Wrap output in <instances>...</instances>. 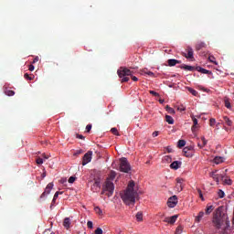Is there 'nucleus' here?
Wrapping results in <instances>:
<instances>
[{
    "instance_id": "nucleus-23",
    "label": "nucleus",
    "mask_w": 234,
    "mask_h": 234,
    "mask_svg": "<svg viewBox=\"0 0 234 234\" xmlns=\"http://www.w3.org/2000/svg\"><path fill=\"white\" fill-rule=\"evenodd\" d=\"M206 48V43L204 42H198L196 45V50H201V48Z\"/></svg>"
},
{
    "instance_id": "nucleus-49",
    "label": "nucleus",
    "mask_w": 234,
    "mask_h": 234,
    "mask_svg": "<svg viewBox=\"0 0 234 234\" xmlns=\"http://www.w3.org/2000/svg\"><path fill=\"white\" fill-rule=\"evenodd\" d=\"M127 81H129V77L123 76L122 79V83H125Z\"/></svg>"
},
{
    "instance_id": "nucleus-12",
    "label": "nucleus",
    "mask_w": 234,
    "mask_h": 234,
    "mask_svg": "<svg viewBox=\"0 0 234 234\" xmlns=\"http://www.w3.org/2000/svg\"><path fill=\"white\" fill-rule=\"evenodd\" d=\"M192 118V122L194 123V125L192 126V132L195 133L197 131V129L198 128V120L194 117V115L191 116Z\"/></svg>"
},
{
    "instance_id": "nucleus-15",
    "label": "nucleus",
    "mask_w": 234,
    "mask_h": 234,
    "mask_svg": "<svg viewBox=\"0 0 234 234\" xmlns=\"http://www.w3.org/2000/svg\"><path fill=\"white\" fill-rule=\"evenodd\" d=\"M206 145H207V140H206V137H201V143H197V147H199V149H203Z\"/></svg>"
},
{
    "instance_id": "nucleus-30",
    "label": "nucleus",
    "mask_w": 234,
    "mask_h": 234,
    "mask_svg": "<svg viewBox=\"0 0 234 234\" xmlns=\"http://www.w3.org/2000/svg\"><path fill=\"white\" fill-rule=\"evenodd\" d=\"M94 211L95 213H97V215H100V216L103 215V211L101 210V208H100V207H95Z\"/></svg>"
},
{
    "instance_id": "nucleus-14",
    "label": "nucleus",
    "mask_w": 234,
    "mask_h": 234,
    "mask_svg": "<svg viewBox=\"0 0 234 234\" xmlns=\"http://www.w3.org/2000/svg\"><path fill=\"white\" fill-rule=\"evenodd\" d=\"M181 165H182V162H180V161H174V162L170 165V168L176 170V169H178Z\"/></svg>"
},
{
    "instance_id": "nucleus-28",
    "label": "nucleus",
    "mask_w": 234,
    "mask_h": 234,
    "mask_svg": "<svg viewBox=\"0 0 234 234\" xmlns=\"http://www.w3.org/2000/svg\"><path fill=\"white\" fill-rule=\"evenodd\" d=\"M186 146V141L185 140H179L177 143V147H179V149H182V147Z\"/></svg>"
},
{
    "instance_id": "nucleus-43",
    "label": "nucleus",
    "mask_w": 234,
    "mask_h": 234,
    "mask_svg": "<svg viewBox=\"0 0 234 234\" xmlns=\"http://www.w3.org/2000/svg\"><path fill=\"white\" fill-rule=\"evenodd\" d=\"M177 111H179L180 112H184V111H186V107L184 105H179L177 106Z\"/></svg>"
},
{
    "instance_id": "nucleus-35",
    "label": "nucleus",
    "mask_w": 234,
    "mask_h": 234,
    "mask_svg": "<svg viewBox=\"0 0 234 234\" xmlns=\"http://www.w3.org/2000/svg\"><path fill=\"white\" fill-rule=\"evenodd\" d=\"M165 109L169 114H175V109L169 107L168 105L165 107Z\"/></svg>"
},
{
    "instance_id": "nucleus-22",
    "label": "nucleus",
    "mask_w": 234,
    "mask_h": 234,
    "mask_svg": "<svg viewBox=\"0 0 234 234\" xmlns=\"http://www.w3.org/2000/svg\"><path fill=\"white\" fill-rule=\"evenodd\" d=\"M92 191H98L100 189V181L96 180L91 186Z\"/></svg>"
},
{
    "instance_id": "nucleus-17",
    "label": "nucleus",
    "mask_w": 234,
    "mask_h": 234,
    "mask_svg": "<svg viewBox=\"0 0 234 234\" xmlns=\"http://www.w3.org/2000/svg\"><path fill=\"white\" fill-rule=\"evenodd\" d=\"M197 70L198 72H201V74H211V71H210V70H207V69H204V68H202V67H197Z\"/></svg>"
},
{
    "instance_id": "nucleus-53",
    "label": "nucleus",
    "mask_w": 234,
    "mask_h": 234,
    "mask_svg": "<svg viewBox=\"0 0 234 234\" xmlns=\"http://www.w3.org/2000/svg\"><path fill=\"white\" fill-rule=\"evenodd\" d=\"M176 182H177L176 185H182V184H184V179H182V178H177V179H176Z\"/></svg>"
},
{
    "instance_id": "nucleus-11",
    "label": "nucleus",
    "mask_w": 234,
    "mask_h": 234,
    "mask_svg": "<svg viewBox=\"0 0 234 234\" xmlns=\"http://www.w3.org/2000/svg\"><path fill=\"white\" fill-rule=\"evenodd\" d=\"M213 224L216 226V228L219 229L220 226H222V218L220 217L214 218Z\"/></svg>"
},
{
    "instance_id": "nucleus-36",
    "label": "nucleus",
    "mask_w": 234,
    "mask_h": 234,
    "mask_svg": "<svg viewBox=\"0 0 234 234\" xmlns=\"http://www.w3.org/2000/svg\"><path fill=\"white\" fill-rule=\"evenodd\" d=\"M188 91L191 92L193 96H198V91L193 90V88H188Z\"/></svg>"
},
{
    "instance_id": "nucleus-4",
    "label": "nucleus",
    "mask_w": 234,
    "mask_h": 234,
    "mask_svg": "<svg viewBox=\"0 0 234 234\" xmlns=\"http://www.w3.org/2000/svg\"><path fill=\"white\" fill-rule=\"evenodd\" d=\"M119 169L122 173H130L131 164H129V161H127V158L122 157V158L120 159Z\"/></svg>"
},
{
    "instance_id": "nucleus-1",
    "label": "nucleus",
    "mask_w": 234,
    "mask_h": 234,
    "mask_svg": "<svg viewBox=\"0 0 234 234\" xmlns=\"http://www.w3.org/2000/svg\"><path fill=\"white\" fill-rule=\"evenodd\" d=\"M122 202L126 206H134L138 198V191L134 190V181H130L127 188L121 195Z\"/></svg>"
},
{
    "instance_id": "nucleus-24",
    "label": "nucleus",
    "mask_w": 234,
    "mask_h": 234,
    "mask_svg": "<svg viewBox=\"0 0 234 234\" xmlns=\"http://www.w3.org/2000/svg\"><path fill=\"white\" fill-rule=\"evenodd\" d=\"M135 217L137 222H142V220H144V214L142 212H137Z\"/></svg>"
},
{
    "instance_id": "nucleus-50",
    "label": "nucleus",
    "mask_w": 234,
    "mask_h": 234,
    "mask_svg": "<svg viewBox=\"0 0 234 234\" xmlns=\"http://www.w3.org/2000/svg\"><path fill=\"white\" fill-rule=\"evenodd\" d=\"M76 138H79V140H85V136L80 133H77Z\"/></svg>"
},
{
    "instance_id": "nucleus-7",
    "label": "nucleus",
    "mask_w": 234,
    "mask_h": 234,
    "mask_svg": "<svg viewBox=\"0 0 234 234\" xmlns=\"http://www.w3.org/2000/svg\"><path fill=\"white\" fill-rule=\"evenodd\" d=\"M176 204H178V197L176 196H173L168 198V201H167L168 207H176Z\"/></svg>"
},
{
    "instance_id": "nucleus-44",
    "label": "nucleus",
    "mask_w": 234,
    "mask_h": 234,
    "mask_svg": "<svg viewBox=\"0 0 234 234\" xmlns=\"http://www.w3.org/2000/svg\"><path fill=\"white\" fill-rule=\"evenodd\" d=\"M36 163L37 164V165H41V164H43V158L37 157Z\"/></svg>"
},
{
    "instance_id": "nucleus-37",
    "label": "nucleus",
    "mask_w": 234,
    "mask_h": 234,
    "mask_svg": "<svg viewBox=\"0 0 234 234\" xmlns=\"http://www.w3.org/2000/svg\"><path fill=\"white\" fill-rule=\"evenodd\" d=\"M225 196H226V194H225L224 191H222L221 189H219V190L218 191V197L219 198H224Z\"/></svg>"
},
{
    "instance_id": "nucleus-41",
    "label": "nucleus",
    "mask_w": 234,
    "mask_h": 234,
    "mask_svg": "<svg viewBox=\"0 0 234 234\" xmlns=\"http://www.w3.org/2000/svg\"><path fill=\"white\" fill-rule=\"evenodd\" d=\"M209 62L210 63H214V65H218V63L217 61H215V57L210 56L208 57Z\"/></svg>"
},
{
    "instance_id": "nucleus-6",
    "label": "nucleus",
    "mask_w": 234,
    "mask_h": 234,
    "mask_svg": "<svg viewBox=\"0 0 234 234\" xmlns=\"http://www.w3.org/2000/svg\"><path fill=\"white\" fill-rule=\"evenodd\" d=\"M92 160V152L89 151L88 153H86L84 154V156L82 157V165H87V164H89L90 162H91Z\"/></svg>"
},
{
    "instance_id": "nucleus-42",
    "label": "nucleus",
    "mask_w": 234,
    "mask_h": 234,
    "mask_svg": "<svg viewBox=\"0 0 234 234\" xmlns=\"http://www.w3.org/2000/svg\"><path fill=\"white\" fill-rule=\"evenodd\" d=\"M215 123H217V120H215V118H211L209 120V125L210 127H213L215 125Z\"/></svg>"
},
{
    "instance_id": "nucleus-61",
    "label": "nucleus",
    "mask_w": 234,
    "mask_h": 234,
    "mask_svg": "<svg viewBox=\"0 0 234 234\" xmlns=\"http://www.w3.org/2000/svg\"><path fill=\"white\" fill-rule=\"evenodd\" d=\"M45 176H47V172H44V173L42 174V178H45Z\"/></svg>"
},
{
    "instance_id": "nucleus-55",
    "label": "nucleus",
    "mask_w": 234,
    "mask_h": 234,
    "mask_svg": "<svg viewBox=\"0 0 234 234\" xmlns=\"http://www.w3.org/2000/svg\"><path fill=\"white\" fill-rule=\"evenodd\" d=\"M158 134H159V133L158 132H154L153 133H152V136L154 137V138H156V136H158Z\"/></svg>"
},
{
    "instance_id": "nucleus-21",
    "label": "nucleus",
    "mask_w": 234,
    "mask_h": 234,
    "mask_svg": "<svg viewBox=\"0 0 234 234\" xmlns=\"http://www.w3.org/2000/svg\"><path fill=\"white\" fill-rule=\"evenodd\" d=\"M165 122H167L169 125H173V123H175V120L173 117H171V115H165Z\"/></svg>"
},
{
    "instance_id": "nucleus-13",
    "label": "nucleus",
    "mask_w": 234,
    "mask_h": 234,
    "mask_svg": "<svg viewBox=\"0 0 234 234\" xmlns=\"http://www.w3.org/2000/svg\"><path fill=\"white\" fill-rule=\"evenodd\" d=\"M183 153H184L185 156H186L187 158L193 156V152L189 147H185L183 149Z\"/></svg>"
},
{
    "instance_id": "nucleus-40",
    "label": "nucleus",
    "mask_w": 234,
    "mask_h": 234,
    "mask_svg": "<svg viewBox=\"0 0 234 234\" xmlns=\"http://www.w3.org/2000/svg\"><path fill=\"white\" fill-rule=\"evenodd\" d=\"M59 195H63V192H56L53 197V202H56V199L58 198V197H59Z\"/></svg>"
},
{
    "instance_id": "nucleus-3",
    "label": "nucleus",
    "mask_w": 234,
    "mask_h": 234,
    "mask_svg": "<svg viewBox=\"0 0 234 234\" xmlns=\"http://www.w3.org/2000/svg\"><path fill=\"white\" fill-rule=\"evenodd\" d=\"M119 78H123V76H131L133 81H138V79L135 76H133V70L127 68H120L117 71Z\"/></svg>"
},
{
    "instance_id": "nucleus-31",
    "label": "nucleus",
    "mask_w": 234,
    "mask_h": 234,
    "mask_svg": "<svg viewBox=\"0 0 234 234\" xmlns=\"http://www.w3.org/2000/svg\"><path fill=\"white\" fill-rule=\"evenodd\" d=\"M184 231V227H182L181 225H179L176 229V234H182V232Z\"/></svg>"
},
{
    "instance_id": "nucleus-26",
    "label": "nucleus",
    "mask_w": 234,
    "mask_h": 234,
    "mask_svg": "<svg viewBox=\"0 0 234 234\" xmlns=\"http://www.w3.org/2000/svg\"><path fill=\"white\" fill-rule=\"evenodd\" d=\"M215 164H222L224 162V157L217 156L214 158Z\"/></svg>"
},
{
    "instance_id": "nucleus-59",
    "label": "nucleus",
    "mask_w": 234,
    "mask_h": 234,
    "mask_svg": "<svg viewBox=\"0 0 234 234\" xmlns=\"http://www.w3.org/2000/svg\"><path fill=\"white\" fill-rule=\"evenodd\" d=\"M147 75H148V76H154V73H153V71H148V72H147Z\"/></svg>"
},
{
    "instance_id": "nucleus-33",
    "label": "nucleus",
    "mask_w": 234,
    "mask_h": 234,
    "mask_svg": "<svg viewBox=\"0 0 234 234\" xmlns=\"http://www.w3.org/2000/svg\"><path fill=\"white\" fill-rule=\"evenodd\" d=\"M164 161H165V162H167V164H171V162H173V159L171 158L170 155H165V156L164 157Z\"/></svg>"
},
{
    "instance_id": "nucleus-32",
    "label": "nucleus",
    "mask_w": 234,
    "mask_h": 234,
    "mask_svg": "<svg viewBox=\"0 0 234 234\" xmlns=\"http://www.w3.org/2000/svg\"><path fill=\"white\" fill-rule=\"evenodd\" d=\"M213 211V206H208L206 208V215H210V213Z\"/></svg>"
},
{
    "instance_id": "nucleus-29",
    "label": "nucleus",
    "mask_w": 234,
    "mask_h": 234,
    "mask_svg": "<svg viewBox=\"0 0 234 234\" xmlns=\"http://www.w3.org/2000/svg\"><path fill=\"white\" fill-rule=\"evenodd\" d=\"M5 94L6 96H14V94H16V91L15 90H5Z\"/></svg>"
},
{
    "instance_id": "nucleus-64",
    "label": "nucleus",
    "mask_w": 234,
    "mask_h": 234,
    "mask_svg": "<svg viewBox=\"0 0 234 234\" xmlns=\"http://www.w3.org/2000/svg\"><path fill=\"white\" fill-rule=\"evenodd\" d=\"M50 234H56L55 232H51Z\"/></svg>"
},
{
    "instance_id": "nucleus-56",
    "label": "nucleus",
    "mask_w": 234,
    "mask_h": 234,
    "mask_svg": "<svg viewBox=\"0 0 234 234\" xmlns=\"http://www.w3.org/2000/svg\"><path fill=\"white\" fill-rule=\"evenodd\" d=\"M37 61H39V57H36V58L33 59L32 63H37Z\"/></svg>"
},
{
    "instance_id": "nucleus-2",
    "label": "nucleus",
    "mask_w": 234,
    "mask_h": 234,
    "mask_svg": "<svg viewBox=\"0 0 234 234\" xmlns=\"http://www.w3.org/2000/svg\"><path fill=\"white\" fill-rule=\"evenodd\" d=\"M114 193V183L110 180L105 181L102 186V191L101 195H107V197H112Z\"/></svg>"
},
{
    "instance_id": "nucleus-45",
    "label": "nucleus",
    "mask_w": 234,
    "mask_h": 234,
    "mask_svg": "<svg viewBox=\"0 0 234 234\" xmlns=\"http://www.w3.org/2000/svg\"><path fill=\"white\" fill-rule=\"evenodd\" d=\"M68 182L69 184H74V182H76V177L75 176H70L68 180Z\"/></svg>"
},
{
    "instance_id": "nucleus-10",
    "label": "nucleus",
    "mask_w": 234,
    "mask_h": 234,
    "mask_svg": "<svg viewBox=\"0 0 234 234\" xmlns=\"http://www.w3.org/2000/svg\"><path fill=\"white\" fill-rule=\"evenodd\" d=\"M177 218H178V215H174L172 217L165 218L164 219V222H167V224H175V222H176Z\"/></svg>"
},
{
    "instance_id": "nucleus-18",
    "label": "nucleus",
    "mask_w": 234,
    "mask_h": 234,
    "mask_svg": "<svg viewBox=\"0 0 234 234\" xmlns=\"http://www.w3.org/2000/svg\"><path fill=\"white\" fill-rule=\"evenodd\" d=\"M180 69H184V70H189L190 72L195 70V67L187 66L186 64L181 65Z\"/></svg>"
},
{
    "instance_id": "nucleus-38",
    "label": "nucleus",
    "mask_w": 234,
    "mask_h": 234,
    "mask_svg": "<svg viewBox=\"0 0 234 234\" xmlns=\"http://www.w3.org/2000/svg\"><path fill=\"white\" fill-rule=\"evenodd\" d=\"M24 78L26 80H28L29 81H32V80H34V76L28 75V73H25Z\"/></svg>"
},
{
    "instance_id": "nucleus-54",
    "label": "nucleus",
    "mask_w": 234,
    "mask_h": 234,
    "mask_svg": "<svg viewBox=\"0 0 234 234\" xmlns=\"http://www.w3.org/2000/svg\"><path fill=\"white\" fill-rule=\"evenodd\" d=\"M90 129H92V124H88V125L86 126V131H87L88 133H90Z\"/></svg>"
},
{
    "instance_id": "nucleus-48",
    "label": "nucleus",
    "mask_w": 234,
    "mask_h": 234,
    "mask_svg": "<svg viewBox=\"0 0 234 234\" xmlns=\"http://www.w3.org/2000/svg\"><path fill=\"white\" fill-rule=\"evenodd\" d=\"M197 193H198L199 197L201 198V200H204V195H202V190H200V188L197 189Z\"/></svg>"
},
{
    "instance_id": "nucleus-51",
    "label": "nucleus",
    "mask_w": 234,
    "mask_h": 234,
    "mask_svg": "<svg viewBox=\"0 0 234 234\" xmlns=\"http://www.w3.org/2000/svg\"><path fill=\"white\" fill-rule=\"evenodd\" d=\"M87 226H88V228H89L90 229H92V228H93L92 221H88V222H87Z\"/></svg>"
},
{
    "instance_id": "nucleus-19",
    "label": "nucleus",
    "mask_w": 234,
    "mask_h": 234,
    "mask_svg": "<svg viewBox=\"0 0 234 234\" xmlns=\"http://www.w3.org/2000/svg\"><path fill=\"white\" fill-rule=\"evenodd\" d=\"M63 226H64V228H66V229H69V228H70V218H66L64 219Z\"/></svg>"
},
{
    "instance_id": "nucleus-5",
    "label": "nucleus",
    "mask_w": 234,
    "mask_h": 234,
    "mask_svg": "<svg viewBox=\"0 0 234 234\" xmlns=\"http://www.w3.org/2000/svg\"><path fill=\"white\" fill-rule=\"evenodd\" d=\"M182 56H184V58H186V59H195L194 51L191 47H187L185 49V52L182 53Z\"/></svg>"
},
{
    "instance_id": "nucleus-47",
    "label": "nucleus",
    "mask_w": 234,
    "mask_h": 234,
    "mask_svg": "<svg viewBox=\"0 0 234 234\" xmlns=\"http://www.w3.org/2000/svg\"><path fill=\"white\" fill-rule=\"evenodd\" d=\"M95 234H103V230L101 228H97L95 230Z\"/></svg>"
},
{
    "instance_id": "nucleus-25",
    "label": "nucleus",
    "mask_w": 234,
    "mask_h": 234,
    "mask_svg": "<svg viewBox=\"0 0 234 234\" xmlns=\"http://www.w3.org/2000/svg\"><path fill=\"white\" fill-rule=\"evenodd\" d=\"M204 211L199 212V214L196 217V222H200L202 218H204Z\"/></svg>"
},
{
    "instance_id": "nucleus-62",
    "label": "nucleus",
    "mask_w": 234,
    "mask_h": 234,
    "mask_svg": "<svg viewBox=\"0 0 234 234\" xmlns=\"http://www.w3.org/2000/svg\"><path fill=\"white\" fill-rule=\"evenodd\" d=\"M43 158H45V160H48V156H47L45 154H43Z\"/></svg>"
},
{
    "instance_id": "nucleus-57",
    "label": "nucleus",
    "mask_w": 234,
    "mask_h": 234,
    "mask_svg": "<svg viewBox=\"0 0 234 234\" xmlns=\"http://www.w3.org/2000/svg\"><path fill=\"white\" fill-rule=\"evenodd\" d=\"M29 70L30 72H34V65H29Z\"/></svg>"
},
{
    "instance_id": "nucleus-8",
    "label": "nucleus",
    "mask_w": 234,
    "mask_h": 234,
    "mask_svg": "<svg viewBox=\"0 0 234 234\" xmlns=\"http://www.w3.org/2000/svg\"><path fill=\"white\" fill-rule=\"evenodd\" d=\"M210 176L217 182V184H218L220 180H224V176L222 174H217L216 172H211Z\"/></svg>"
},
{
    "instance_id": "nucleus-16",
    "label": "nucleus",
    "mask_w": 234,
    "mask_h": 234,
    "mask_svg": "<svg viewBox=\"0 0 234 234\" xmlns=\"http://www.w3.org/2000/svg\"><path fill=\"white\" fill-rule=\"evenodd\" d=\"M167 63L169 67H175V65H176L177 63H180V61L175 58H171V59H168Z\"/></svg>"
},
{
    "instance_id": "nucleus-60",
    "label": "nucleus",
    "mask_w": 234,
    "mask_h": 234,
    "mask_svg": "<svg viewBox=\"0 0 234 234\" xmlns=\"http://www.w3.org/2000/svg\"><path fill=\"white\" fill-rule=\"evenodd\" d=\"M56 204V202H54V199L52 200L51 202V206H50V208L52 209V206H54Z\"/></svg>"
},
{
    "instance_id": "nucleus-27",
    "label": "nucleus",
    "mask_w": 234,
    "mask_h": 234,
    "mask_svg": "<svg viewBox=\"0 0 234 234\" xmlns=\"http://www.w3.org/2000/svg\"><path fill=\"white\" fill-rule=\"evenodd\" d=\"M219 180H222L223 184H226L227 186H231V184H232L231 179H229V178L224 179V176H223V179H219Z\"/></svg>"
},
{
    "instance_id": "nucleus-20",
    "label": "nucleus",
    "mask_w": 234,
    "mask_h": 234,
    "mask_svg": "<svg viewBox=\"0 0 234 234\" xmlns=\"http://www.w3.org/2000/svg\"><path fill=\"white\" fill-rule=\"evenodd\" d=\"M223 121L229 127H231V125H233V122L229 120L228 116H224Z\"/></svg>"
},
{
    "instance_id": "nucleus-52",
    "label": "nucleus",
    "mask_w": 234,
    "mask_h": 234,
    "mask_svg": "<svg viewBox=\"0 0 234 234\" xmlns=\"http://www.w3.org/2000/svg\"><path fill=\"white\" fill-rule=\"evenodd\" d=\"M177 191H182L184 189V185H176Z\"/></svg>"
},
{
    "instance_id": "nucleus-9",
    "label": "nucleus",
    "mask_w": 234,
    "mask_h": 234,
    "mask_svg": "<svg viewBox=\"0 0 234 234\" xmlns=\"http://www.w3.org/2000/svg\"><path fill=\"white\" fill-rule=\"evenodd\" d=\"M52 187H54V183H49L47 186L45 191L40 196V198L47 197V195H50V191H52Z\"/></svg>"
},
{
    "instance_id": "nucleus-34",
    "label": "nucleus",
    "mask_w": 234,
    "mask_h": 234,
    "mask_svg": "<svg viewBox=\"0 0 234 234\" xmlns=\"http://www.w3.org/2000/svg\"><path fill=\"white\" fill-rule=\"evenodd\" d=\"M111 133L112 134H114L115 136H120V133H118V129L117 128H112L111 129Z\"/></svg>"
},
{
    "instance_id": "nucleus-58",
    "label": "nucleus",
    "mask_w": 234,
    "mask_h": 234,
    "mask_svg": "<svg viewBox=\"0 0 234 234\" xmlns=\"http://www.w3.org/2000/svg\"><path fill=\"white\" fill-rule=\"evenodd\" d=\"M166 151H167V153H173V148H171V147L168 146V147L166 148Z\"/></svg>"
},
{
    "instance_id": "nucleus-63",
    "label": "nucleus",
    "mask_w": 234,
    "mask_h": 234,
    "mask_svg": "<svg viewBox=\"0 0 234 234\" xmlns=\"http://www.w3.org/2000/svg\"><path fill=\"white\" fill-rule=\"evenodd\" d=\"M160 101V103H164V101H162V100H161V101Z\"/></svg>"
},
{
    "instance_id": "nucleus-39",
    "label": "nucleus",
    "mask_w": 234,
    "mask_h": 234,
    "mask_svg": "<svg viewBox=\"0 0 234 234\" xmlns=\"http://www.w3.org/2000/svg\"><path fill=\"white\" fill-rule=\"evenodd\" d=\"M225 107H227V109H231V102H229V100L228 99L225 100Z\"/></svg>"
},
{
    "instance_id": "nucleus-46",
    "label": "nucleus",
    "mask_w": 234,
    "mask_h": 234,
    "mask_svg": "<svg viewBox=\"0 0 234 234\" xmlns=\"http://www.w3.org/2000/svg\"><path fill=\"white\" fill-rule=\"evenodd\" d=\"M150 94H152V96H155V98H158V96H160V94L154 90H150Z\"/></svg>"
}]
</instances>
